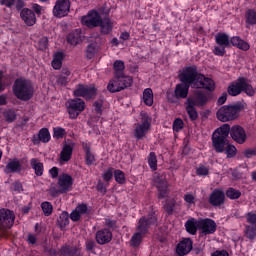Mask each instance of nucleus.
I'll use <instances>...</instances> for the list:
<instances>
[{
	"label": "nucleus",
	"mask_w": 256,
	"mask_h": 256,
	"mask_svg": "<svg viewBox=\"0 0 256 256\" xmlns=\"http://www.w3.org/2000/svg\"><path fill=\"white\" fill-rule=\"evenodd\" d=\"M229 133L233 141L239 145H243V143L247 141V132L245 131V128L240 125L231 127L229 124H223L217 128L212 135V147H214L216 153H223L225 151Z\"/></svg>",
	"instance_id": "obj_1"
},
{
	"label": "nucleus",
	"mask_w": 256,
	"mask_h": 256,
	"mask_svg": "<svg viewBox=\"0 0 256 256\" xmlns=\"http://www.w3.org/2000/svg\"><path fill=\"white\" fill-rule=\"evenodd\" d=\"M182 83H192L195 89H206L215 91V82L211 78L197 72V66L185 68L184 72L179 75Z\"/></svg>",
	"instance_id": "obj_2"
},
{
	"label": "nucleus",
	"mask_w": 256,
	"mask_h": 256,
	"mask_svg": "<svg viewBox=\"0 0 256 256\" xmlns=\"http://www.w3.org/2000/svg\"><path fill=\"white\" fill-rule=\"evenodd\" d=\"M243 107V103L241 102L233 105H224L220 107L216 113L218 121H221L222 123H227L228 121H235V119L239 117V113H241Z\"/></svg>",
	"instance_id": "obj_3"
},
{
	"label": "nucleus",
	"mask_w": 256,
	"mask_h": 256,
	"mask_svg": "<svg viewBox=\"0 0 256 256\" xmlns=\"http://www.w3.org/2000/svg\"><path fill=\"white\" fill-rule=\"evenodd\" d=\"M228 95H231V97H237V95H241L243 91H245L250 97H253L255 95V90L253 89V86L247 82L246 78H238L236 81L232 82L228 86Z\"/></svg>",
	"instance_id": "obj_4"
},
{
	"label": "nucleus",
	"mask_w": 256,
	"mask_h": 256,
	"mask_svg": "<svg viewBox=\"0 0 256 256\" xmlns=\"http://www.w3.org/2000/svg\"><path fill=\"white\" fill-rule=\"evenodd\" d=\"M14 95L21 101H29L33 97V85L28 80L17 79L13 86Z\"/></svg>",
	"instance_id": "obj_5"
},
{
	"label": "nucleus",
	"mask_w": 256,
	"mask_h": 256,
	"mask_svg": "<svg viewBox=\"0 0 256 256\" xmlns=\"http://www.w3.org/2000/svg\"><path fill=\"white\" fill-rule=\"evenodd\" d=\"M131 85H133V78L131 76H114L107 85V91L110 93H119V91L131 87Z\"/></svg>",
	"instance_id": "obj_6"
},
{
	"label": "nucleus",
	"mask_w": 256,
	"mask_h": 256,
	"mask_svg": "<svg viewBox=\"0 0 256 256\" xmlns=\"http://www.w3.org/2000/svg\"><path fill=\"white\" fill-rule=\"evenodd\" d=\"M15 224V213L7 208L0 209V237L7 235L8 229Z\"/></svg>",
	"instance_id": "obj_7"
},
{
	"label": "nucleus",
	"mask_w": 256,
	"mask_h": 256,
	"mask_svg": "<svg viewBox=\"0 0 256 256\" xmlns=\"http://www.w3.org/2000/svg\"><path fill=\"white\" fill-rule=\"evenodd\" d=\"M70 119H77L85 111V101L81 98L70 99L66 102Z\"/></svg>",
	"instance_id": "obj_8"
},
{
	"label": "nucleus",
	"mask_w": 256,
	"mask_h": 256,
	"mask_svg": "<svg viewBox=\"0 0 256 256\" xmlns=\"http://www.w3.org/2000/svg\"><path fill=\"white\" fill-rule=\"evenodd\" d=\"M70 11L71 2L69 0H57L52 13L54 17L61 19V17H67Z\"/></svg>",
	"instance_id": "obj_9"
},
{
	"label": "nucleus",
	"mask_w": 256,
	"mask_h": 256,
	"mask_svg": "<svg viewBox=\"0 0 256 256\" xmlns=\"http://www.w3.org/2000/svg\"><path fill=\"white\" fill-rule=\"evenodd\" d=\"M141 119L142 123L136 124V128L134 129V137H136L138 140L143 139L151 127V124L149 123V115H147V113L142 112Z\"/></svg>",
	"instance_id": "obj_10"
},
{
	"label": "nucleus",
	"mask_w": 256,
	"mask_h": 256,
	"mask_svg": "<svg viewBox=\"0 0 256 256\" xmlns=\"http://www.w3.org/2000/svg\"><path fill=\"white\" fill-rule=\"evenodd\" d=\"M196 227L199 231H202L203 235H211L217 231V223L209 218L198 220L196 222Z\"/></svg>",
	"instance_id": "obj_11"
},
{
	"label": "nucleus",
	"mask_w": 256,
	"mask_h": 256,
	"mask_svg": "<svg viewBox=\"0 0 256 256\" xmlns=\"http://www.w3.org/2000/svg\"><path fill=\"white\" fill-rule=\"evenodd\" d=\"M154 183L158 190V198L165 199L168 193L169 184L163 174H157L154 176Z\"/></svg>",
	"instance_id": "obj_12"
},
{
	"label": "nucleus",
	"mask_w": 256,
	"mask_h": 256,
	"mask_svg": "<svg viewBox=\"0 0 256 256\" xmlns=\"http://www.w3.org/2000/svg\"><path fill=\"white\" fill-rule=\"evenodd\" d=\"M101 19H103V17L99 15V12L92 10L87 16L82 17V23L86 25V27H99Z\"/></svg>",
	"instance_id": "obj_13"
},
{
	"label": "nucleus",
	"mask_w": 256,
	"mask_h": 256,
	"mask_svg": "<svg viewBox=\"0 0 256 256\" xmlns=\"http://www.w3.org/2000/svg\"><path fill=\"white\" fill-rule=\"evenodd\" d=\"M58 186L61 193L71 191L73 187V177L69 174H62L58 177Z\"/></svg>",
	"instance_id": "obj_14"
},
{
	"label": "nucleus",
	"mask_w": 256,
	"mask_h": 256,
	"mask_svg": "<svg viewBox=\"0 0 256 256\" xmlns=\"http://www.w3.org/2000/svg\"><path fill=\"white\" fill-rule=\"evenodd\" d=\"M95 239L98 245H107V243H111L113 239V233H111L109 229L103 228L96 232Z\"/></svg>",
	"instance_id": "obj_15"
},
{
	"label": "nucleus",
	"mask_w": 256,
	"mask_h": 256,
	"mask_svg": "<svg viewBox=\"0 0 256 256\" xmlns=\"http://www.w3.org/2000/svg\"><path fill=\"white\" fill-rule=\"evenodd\" d=\"M193 250V240L191 238H184L176 248V252L179 256L188 255Z\"/></svg>",
	"instance_id": "obj_16"
},
{
	"label": "nucleus",
	"mask_w": 256,
	"mask_h": 256,
	"mask_svg": "<svg viewBox=\"0 0 256 256\" xmlns=\"http://www.w3.org/2000/svg\"><path fill=\"white\" fill-rule=\"evenodd\" d=\"M209 203L210 205H213V207H220V205H223V203H225V192L219 189L214 190L210 194Z\"/></svg>",
	"instance_id": "obj_17"
},
{
	"label": "nucleus",
	"mask_w": 256,
	"mask_h": 256,
	"mask_svg": "<svg viewBox=\"0 0 256 256\" xmlns=\"http://www.w3.org/2000/svg\"><path fill=\"white\" fill-rule=\"evenodd\" d=\"M74 147H75V143H73V141L71 140H67L60 153V160L64 162L71 161Z\"/></svg>",
	"instance_id": "obj_18"
},
{
	"label": "nucleus",
	"mask_w": 256,
	"mask_h": 256,
	"mask_svg": "<svg viewBox=\"0 0 256 256\" xmlns=\"http://www.w3.org/2000/svg\"><path fill=\"white\" fill-rule=\"evenodd\" d=\"M21 19L28 27H33L35 23H37V17L35 16V12L33 10L24 8L20 13Z\"/></svg>",
	"instance_id": "obj_19"
},
{
	"label": "nucleus",
	"mask_w": 256,
	"mask_h": 256,
	"mask_svg": "<svg viewBox=\"0 0 256 256\" xmlns=\"http://www.w3.org/2000/svg\"><path fill=\"white\" fill-rule=\"evenodd\" d=\"M155 223H157V217L155 216H152L150 218L142 217L139 220L138 231L145 235V233H147V229H149V226Z\"/></svg>",
	"instance_id": "obj_20"
},
{
	"label": "nucleus",
	"mask_w": 256,
	"mask_h": 256,
	"mask_svg": "<svg viewBox=\"0 0 256 256\" xmlns=\"http://www.w3.org/2000/svg\"><path fill=\"white\" fill-rule=\"evenodd\" d=\"M193 85V83H184L178 84L175 88V96L177 99H187V95H189V86Z\"/></svg>",
	"instance_id": "obj_21"
},
{
	"label": "nucleus",
	"mask_w": 256,
	"mask_h": 256,
	"mask_svg": "<svg viewBox=\"0 0 256 256\" xmlns=\"http://www.w3.org/2000/svg\"><path fill=\"white\" fill-rule=\"evenodd\" d=\"M98 27H100L103 35H109V33L113 31V22H111L109 16H105L100 20Z\"/></svg>",
	"instance_id": "obj_22"
},
{
	"label": "nucleus",
	"mask_w": 256,
	"mask_h": 256,
	"mask_svg": "<svg viewBox=\"0 0 256 256\" xmlns=\"http://www.w3.org/2000/svg\"><path fill=\"white\" fill-rule=\"evenodd\" d=\"M113 69L115 77H127L125 75V62L116 60L113 64Z\"/></svg>",
	"instance_id": "obj_23"
},
{
	"label": "nucleus",
	"mask_w": 256,
	"mask_h": 256,
	"mask_svg": "<svg viewBox=\"0 0 256 256\" xmlns=\"http://www.w3.org/2000/svg\"><path fill=\"white\" fill-rule=\"evenodd\" d=\"M231 45L242 49V51H249V43L242 40L239 36H234L230 40Z\"/></svg>",
	"instance_id": "obj_24"
},
{
	"label": "nucleus",
	"mask_w": 256,
	"mask_h": 256,
	"mask_svg": "<svg viewBox=\"0 0 256 256\" xmlns=\"http://www.w3.org/2000/svg\"><path fill=\"white\" fill-rule=\"evenodd\" d=\"M21 171V162L17 159L10 160L6 165V173H19Z\"/></svg>",
	"instance_id": "obj_25"
},
{
	"label": "nucleus",
	"mask_w": 256,
	"mask_h": 256,
	"mask_svg": "<svg viewBox=\"0 0 256 256\" xmlns=\"http://www.w3.org/2000/svg\"><path fill=\"white\" fill-rule=\"evenodd\" d=\"M30 165L32 169H34L37 177H41L43 175V163H41L37 158H32L30 160Z\"/></svg>",
	"instance_id": "obj_26"
},
{
	"label": "nucleus",
	"mask_w": 256,
	"mask_h": 256,
	"mask_svg": "<svg viewBox=\"0 0 256 256\" xmlns=\"http://www.w3.org/2000/svg\"><path fill=\"white\" fill-rule=\"evenodd\" d=\"M61 254L64 256H81V250L77 247H62Z\"/></svg>",
	"instance_id": "obj_27"
},
{
	"label": "nucleus",
	"mask_w": 256,
	"mask_h": 256,
	"mask_svg": "<svg viewBox=\"0 0 256 256\" xmlns=\"http://www.w3.org/2000/svg\"><path fill=\"white\" fill-rule=\"evenodd\" d=\"M67 41L68 43H70V45H78V43H81V41H83L81 37V32L77 30L75 32H71L67 36Z\"/></svg>",
	"instance_id": "obj_28"
},
{
	"label": "nucleus",
	"mask_w": 256,
	"mask_h": 256,
	"mask_svg": "<svg viewBox=\"0 0 256 256\" xmlns=\"http://www.w3.org/2000/svg\"><path fill=\"white\" fill-rule=\"evenodd\" d=\"M217 45L221 47H229L231 42L229 41V36L225 33H218L215 37Z\"/></svg>",
	"instance_id": "obj_29"
},
{
	"label": "nucleus",
	"mask_w": 256,
	"mask_h": 256,
	"mask_svg": "<svg viewBox=\"0 0 256 256\" xmlns=\"http://www.w3.org/2000/svg\"><path fill=\"white\" fill-rule=\"evenodd\" d=\"M143 101L148 107H151V105H153V90H151V88H146L144 90Z\"/></svg>",
	"instance_id": "obj_30"
},
{
	"label": "nucleus",
	"mask_w": 256,
	"mask_h": 256,
	"mask_svg": "<svg viewBox=\"0 0 256 256\" xmlns=\"http://www.w3.org/2000/svg\"><path fill=\"white\" fill-rule=\"evenodd\" d=\"M196 95L197 107H203L204 105H207V102L209 101L208 94L198 91Z\"/></svg>",
	"instance_id": "obj_31"
},
{
	"label": "nucleus",
	"mask_w": 256,
	"mask_h": 256,
	"mask_svg": "<svg viewBox=\"0 0 256 256\" xmlns=\"http://www.w3.org/2000/svg\"><path fill=\"white\" fill-rule=\"evenodd\" d=\"M63 65V53L62 52H58L54 55V58L52 60V67L53 69H61Z\"/></svg>",
	"instance_id": "obj_32"
},
{
	"label": "nucleus",
	"mask_w": 256,
	"mask_h": 256,
	"mask_svg": "<svg viewBox=\"0 0 256 256\" xmlns=\"http://www.w3.org/2000/svg\"><path fill=\"white\" fill-rule=\"evenodd\" d=\"M38 139H39V141H41L42 143H49V141L51 140V134L49 133V129H47V128H42V129L39 131Z\"/></svg>",
	"instance_id": "obj_33"
},
{
	"label": "nucleus",
	"mask_w": 256,
	"mask_h": 256,
	"mask_svg": "<svg viewBox=\"0 0 256 256\" xmlns=\"http://www.w3.org/2000/svg\"><path fill=\"white\" fill-rule=\"evenodd\" d=\"M60 229H65L66 225H69V214L67 212H62L57 220Z\"/></svg>",
	"instance_id": "obj_34"
},
{
	"label": "nucleus",
	"mask_w": 256,
	"mask_h": 256,
	"mask_svg": "<svg viewBox=\"0 0 256 256\" xmlns=\"http://www.w3.org/2000/svg\"><path fill=\"white\" fill-rule=\"evenodd\" d=\"M141 241H143V233L136 232L130 240V245L131 247H139V245H141Z\"/></svg>",
	"instance_id": "obj_35"
},
{
	"label": "nucleus",
	"mask_w": 256,
	"mask_h": 256,
	"mask_svg": "<svg viewBox=\"0 0 256 256\" xmlns=\"http://www.w3.org/2000/svg\"><path fill=\"white\" fill-rule=\"evenodd\" d=\"M186 231L190 233V235H195L197 233V222H195V219L188 220L185 224Z\"/></svg>",
	"instance_id": "obj_36"
},
{
	"label": "nucleus",
	"mask_w": 256,
	"mask_h": 256,
	"mask_svg": "<svg viewBox=\"0 0 256 256\" xmlns=\"http://www.w3.org/2000/svg\"><path fill=\"white\" fill-rule=\"evenodd\" d=\"M224 151L227 155V159H233V157L237 155V148H235V146L231 144H227L226 147L224 145Z\"/></svg>",
	"instance_id": "obj_37"
},
{
	"label": "nucleus",
	"mask_w": 256,
	"mask_h": 256,
	"mask_svg": "<svg viewBox=\"0 0 256 256\" xmlns=\"http://www.w3.org/2000/svg\"><path fill=\"white\" fill-rule=\"evenodd\" d=\"M246 23L248 25H256V11L248 10L246 11Z\"/></svg>",
	"instance_id": "obj_38"
},
{
	"label": "nucleus",
	"mask_w": 256,
	"mask_h": 256,
	"mask_svg": "<svg viewBox=\"0 0 256 256\" xmlns=\"http://www.w3.org/2000/svg\"><path fill=\"white\" fill-rule=\"evenodd\" d=\"M226 197H228V199H239V197H241V191L235 188H229L226 191Z\"/></svg>",
	"instance_id": "obj_39"
},
{
	"label": "nucleus",
	"mask_w": 256,
	"mask_h": 256,
	"mask_svg": "<svg viewBox=\"0 0 256 256\" xmlns=\"http://www.w3.org/2000/svg\"><path fill=\"white\" fill-rule=\"evenodd\" d=\"M148 163L152 171H157V156L155 155V152L149 154Z\"/></svg>",
	"instance_id": "obj_40"
},
{
	"label": "nucleus",
	"mask_w": 256,
	"mask_h": 256,
	"mask_svg": "<svg viewBox=\"0 0 256 256\" xmlns=\"http://www.w3.org/2000/svg\"><path fill=\"white\" fill-rule=\"evenodd\" d=\"M87 91V86L83 84H79L76 89L74 90V96L75 97H85V93Z\"/></svg>",
	"instance_id": "obj_41"
},
{
	"label": "nucleus",
	"mask_w": 256,
	"mask_h": 256,
	"mask_svg": "<svg viewBox=\"0 0 256 256\" xmlns=\"http://www.w3.org/2000/svg\"><path fill=\"white\" fill-rule=\"evenodd\" d=\"M42 211L46 217H49L53 213V205L50 202H43L41 204Z\"/></svg>",
	"instance_id": "obj_42"
},
{
	"label": "nucleus",
	"mask_w": 256,
	"mask_h": 256,
	"mask_svg": "<svg viewBox=\"0 0 256 256\" xmlns=\"http://www.w3.org/2000/svg\"><path fill=\"white\" fill-rule=\"evenodd\" d=\"M85 153H86V164L93 165V163H95V156L91 153V148H89V146H85Z\"/></svg>",
	"instance_id": "obj_43"
},
{
	"label": "nucleus",
	"mask_w": 256,
	"mask_h": 256,
	"mask_svg": "<svg viewBox=\"0 0 256 256\" xmlns=\"http://www.w3.org/2000/svg\"><path fill=\"white\" fill-rule=\"evenodd\" d=\"M245 233H246V237L251 241H253V239H255L256 237V226H251V225L246 226Z\"/></svg>",
	"instance_id": "obj_44"
},
{
	"label": "nucleus",
	"mask_w": 256,
	"mask_h": 256,
	"mask_svg": "<svg viewBox=\"0 0 256 256\" xmlns=\"http://www.w3.org/2000/svg\"><path fill=\"white\" fill-rule=\"evenodd\" d=\"M95 53H97V48L95 47V44L88 45L86 49L87 59H93V57H95Z\"/></svg>",
	"instance_id": "obj_45"
},
{
	"label": "nucleus",
	"mask_w": 256,
	"mask_h": 256,
	"mask_svg": "<svg viewBox=\"0 0 256 256\" xmlns=\"http://www.w3.org/2000/svg\"><path fill=\"white\" fill-rule=\"evenodd\" d=\"M4 117L8 123H13L17 119V114L13 110H8L4 112Z\"/></svg>",
	"instance_id": "obj_46"
},
{
	"label": "nucleus",
	"mask_w": 256,
	"mask_h": 256,
	"mask_svg": "<svg viewBox=\"0 0 256 256\" xmlns=\"http://www.w3.org/2000/svg\"><path fill=\"white\" fill-rule=\"evenodd\" d=\"M95 95H97V89H95V87H86V92H85V98L86 99H92L93 97H95Z\"/></svg>",
	"instance_id": "obj_47"
},
{
	"label": "nucleus",
	"mask_w": 256,
	"mask_h": 256,
	"mask_svg": "<svg viewBox=\"0 0 256 256\" xmlns=\"http://www.w3.org/2000/svg\"><path fill=\"white\" fill-rule=\"evenodd\" d=\"M186 111L191 121H197V119H199V113H197V109L187 108Z\"/></svg>",
	"instance_id": "obj_48"
},
{
	"label": "nucleus",
	"mask_w": 256,
	"mask_h": 256,
	"mask_svg": "<svg viewBox=\"0 0 256 256\" xmlns=\"http://www.w3.org/2000/svg\"><path fill=\"white\" fill-rule=\"evenodd\" d=\"M115 181L117 183H125V174L121 170H116L114 172Z\"/></svg>",
	"instance_id": "obj_49"
},
{
	"label": "nucleus",
	"mask_w": 256,
	"mask_h": 256,
	"mask_svg": "<svg viewBox=\"0 0 256 256\" xmlns=\"http://www.w3.org/2000/svg\"><path fill=\"white\" fill-rule=\"evenodd\" d=\"M183 120L181 118H177L173 122V129L176 133H179L181 129H183Z\"/></svg>",
	"instance_id": "obj_50"
},
{
	"label": "nucleus",
	"mask_w": 256,
	"mask_h": 256,
	"mask_svg": "<svg viewBox=\"0 0 256 256\" xmlns=\"http://www.w3.org/2000/svg\"><path fill=\"white\" fill-rule=\"evenodd\" d=\"M173 207H175V202L173 200H167L166 204L164 205V209L168 215L173 213Z\"/></svg>",
	"instance_id": "obj_51"
},
{
	"label": "nucleus",
	"mask_w": 256,
	"mask_h": 256,
	"mask_svg": "<svg viewBox=\"0 0 256 256\" xmlns=\"http://www.w3.org/2000/svg\"><path fill=\"white\" fill-rule=\"evenodd\" d=\"M185 105H186V109H195V107L197 105V99L187 98Z\"/></svg>",
	"instance_id": "obj_52"
},
{
	"label": "nucleus",
	"mask_w": 256,
	"mask_h": 256,
	"mask_svg": "<svg viewBox=\"0 0 256 256\" xmlns=\"http://www.w3.org/2000/svg\"><path fill=\"white\" fill-rule=\"evenodd\" d=\"M85 247L86 251H90L91 253H93V249L97 247V243H95V240L90 239L85 242Z\"/></svg>",
	"instance_id": "obj_53"
},
{
	"label": "nucleus",
	"mask_w": 256,
	"mask_h": 256,
	"mask_svg": "<svg viewBox=\"0 0 256 256\" xmlns=\"http://www.w3.org/2000/svg\"><path fill=\"white\" fill-rule=\"evenodd\" d=\"M64 135H65V129H63V128H54L53 137H55L56 139H63Z\"/></svg>",
	"instance_id": "obj_54"
},
{
	"label": "nucleus",
	"mask_w": 256,
	"mask_h": 256,
	"mask_svg": "<svg viewBox=\"0 0 256 256\" xmlns=\"http://www.w3.org/2000/svg\"><path fill=\"white\" fill-rule=\"evenodd\" d=\"M246 219H247L248 223H250V225L256 226V214L255 213L249 212L246 215Z\"/></svg>",
	"instance_id": "obj_55"
},
{
	"label": "nucleus",
	"mask_w": 256,
	"mask_h": 256,
	"mask_svg": "<svg viewBox=\"0 0 256 256\" xmlns=\"http://www.w3.org/2000/svg\"><path fill=\"white\" fill-rule=\"evenodd\" d=\"M196 174L197 175H209V169L205 166H200L197 170H196Z\"/></svg>",
	"instance_id": "obj_56"
},
{
	"label": "nucleus",
	"mask_w": 256,
	"mask_h": 256,
	"mask_svg": "<svg viewBox=\"0 0 256 256\" xmlns=\"http://www.w3.org/2000/svg\"><path fill=\"white\" fill-rule=\"evenodd\" d=\"M225 47L226 46H217L214 49L215 55H219L220 57H223L225 55Z\"/></svg>",
	"instance_id": "obj_57"
},
{
	"label": "nucleus",
	"mask_w": 256,
	"mask_h": 256,
	"mask_svg": "<svg viewBox=\"0 0 256 256\" xmlns=\"http://www.w3.org/2000/svg\"><path fill=\"white\" fill-rule=\"evenodd\" d=\"M103 179L104 181H111V179H113V169H108L104 172Z\"/></svg>",
	"instance_id": "obj_58"
},
{
	"label": "nucleus",
	"mask_w": 256,
	"mask_h": 256,
	"mask_svg": "<svg viewBox=\"0 0 256 256\" xmlns=\"http://www.w3.org/2000/svg\"><path fill=\"white\" fill-rule=\"evenodd\" d=\"M49 193L51 197H57V195L61 194V188L57 189L55 186H51Z\"/></svg>",
	"instance_id": "obj_59"
},
{
	"label": "nucleus",
	"mask_w": 256,
	"mask_h": 256,
	"mask_svg": "<svg viewBox=\"0 0 256 256\" xmlns=\"http://www.w3.org/2000/svg\"><path fill=\"white\" fill-rule=\"evenodd\" d=\"M75 210L79 212L80 215H85V213H87V206L85 204H80Z\"/></svg>",
	"instance_id": "obj_60"
},
{
	"label": "nucleus",
	"mask_w": 256,
	"mask_h": 256,
	"mask_svg": "<svg viewBox=\"0 0 256 256\" xmlns=\"http://www.w3.org/2000/svg\"><path fill=\"white\" fill-rule=\"evenodd\" d=\"M244 155H245V157H247V159H251V157L256 155V148H254V149H246L244 151Z\"/></svg>",
	"instance_id": "obj_61"
},
{
	"label": "nucleus",
	"mask_w": 256,
	"mask_h": 256,
	"mask_svg": "<svg viewBox=\"0 0 256 256\" xmlns=\"http://www.w3.org/2000/svg\"><path fill=\"white\" fill-rule=\"evenodd\" d=\"M70 219H72V221H79V219H81V214L79 212H77L76 210H74L70 214Z\"/></svg>",
	"instance_id": "obj_62"
},
{
	"label": "nucleus",
	"mask_w": 256,
	"mask_h": 256,
	"mask_svg": "<svg viewBox=\"0 0 256 256\" xmlns=\"http://www.w3.org/2000/svg\"><path fill=\"white\" fill-rule=\"evenodd\" d=\"M39 45H40V49L42 50L45 49L49 45V40L47 39V37L41 38Z\"/></svg>",
	"instance_id": "obj_63"
},
{
	"label": "nucleus",
	"mask_w": 256,
	"mask_h": 256,
	"mask_svg": "<svg viewBox=\"0 0 256 256\" xmlns=\"http://www.w3.org/2000/svg\"><path fill=\"white\" fill-rule=\"evenodd\" d=\"M211 256H229L227 250H216Z\"/></svg>",
	"instance_id": "obj_64"
}]
</instances>
